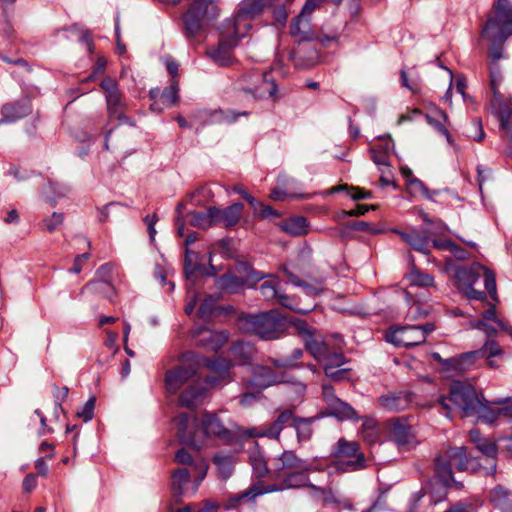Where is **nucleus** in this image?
Returning <instances> with one entry per match:
<instances>
[{
	"label": "nucleus",
	"instance_id": "obj_1",
	"mask_svg": "<svg viewBox=\"0 0 512 512\" xmlns=\"http://www.w3.org/2000/svg\"><path fill=\"white\" fill-rule=\"evenodd\" d=\"M322 470L321 467L300 458L293 451L286 450L278 456L275 468L277 477L283 476L282 481L265 485L261 480H257L246 491L240 493L237 500L251 501L267 493L305 488L306 485H310L309 473Z\"/></svg>",
	"mask_w": 512,
	"mask_h": 512
},
{
	"label": "nucleus",
	"instance_id": "obj_2",
	"mask_svg": "<svg viewBox=\"0 0 512 512\" xmlns=\"http://www.w3.org/2000/svg\"><path fill=\"white\" fill-rule=\"evenodd\" d=\"M448 402L459 409L464 416H476L478 420L487 424H493L500 415L512 416V406L498 409L490 407L489 402L467 383L454 382L449 396L439 399V403L446 411V416L450 417L451 406Z\"/></svg>",
	"mask_w": 512,
	"mask_h": 512
},
{
	"label": "nucleus",
	"instance_id": "obj_3",
	"mask_svg": "<svg viewBox=\"0 0 512 512\" xmlns=\"http://www.w3.org/2000/svg\"><path fill=\"white\" fill-rule=\"evenodd\" d=\"M181 360L183 363H192L193 366H180L166 373V388L172 393L178 391L186 382L192 379L197 373L196 367H200L202 364L207 366L211 371L218 373L220 376H223L230 369V363L224 359L214 361L202 360L191 351L184 353Z\"/></svg>",
	"mask_w": 512,
	"mask_h": 512
},
{
	"label": "nucleus",
	"instance_id": "obj_4",
	"mask_svg": "<svg viewBox=\"0 0 512 512\" xmlns=\"http://www.w3.org/2000/svg\"><path fill=\"white\" fill-rule=\"evenodd\" d=\"M453 468L459 471L473 468L466 455L465 447H452L442 451L435 459L436 478L445 487L461 488L462 484L452 475Z\"/></svg>",
	"mask_w": 512,
	"mask_h": 512
},
{
	"label": "nucleus",
	"instance_id": "obj_5",
	"mask_svg": "<svg viewBox=\"0 0 512 512\" xmlns=\"http://www.w3.org/2000/svg\"><path fill=\"white\" fill-rule=\"evenodd\" d=\"M237 326L243 333L255 334L265 340L277 339L282 332V321L275 310L240 317Z\"/></svg>",
	"mask_w": 512,
	"mask_h": 512
},
{
	"label": "nucleus",
	"instance_id": "obj_6",
	"mask_svg": "<svg viewBox=\"0 0 512 512\" xmlns=\"http://www.w3.org/2000/svg\"><path fill=\"white\" fill-rule=\"evenodd\" d=\"M512 34V7L508 0H498L495 14L482 29V37L493 44L503 43Z\"/></svg>",
	"mask_w": 512,
	"mask_h": 512
},
{
	"label": "nucleus",
	"instance_id": "obj_7",
	"mask_svg": "<svg viewBox=\"0 0 512 512\" xmlns=\"http://www.w3.org/2000/svg\"><path fill=\"white\" fill-rule=\"evenodd\" d=\"M274 0H243L237 13L225 20L229 32H236L237 35L246 36L251 29V21L261 15L266 6L273 5Z\"/></svg>",
	"mask_w": 512,
	"mask_h": 512
},
{
	"label": "nucleus",
	"instance_id": "obj_8",
	"mask_svg": "<svg viewBox=\"0 0 512 512\" xmlns=\"http://www.w3.org/2000/svg\"><path fill=\"white\" fill-rule=\"evenodd\" d=\"M192 4L184 16L185 30L188 37H195L205 23L216 16L215 3L218 0H191Z\"/></svg>",
	"mask_w": 512,
	"mask_h": 512
},
{
	"label": "nucleus",
	"instance_id": "obj_9",
	"mask_svg": "<svg viewBox=\"0 0 512 512\" xmlns=\"http://www.w3.org/2000/svg\"><path fill=\"white\" fill-rule=\"evenodd\" d=\"M434 330L435 325L432 323L396 327L387 332L386 340L398 347H413L424 343L427 335Z\"/></svg>",
	"mask_w": 512,
	"mask_h": 512
},
{
	"label": "nucleus",
	"instance_id": "obj_10",
	"mask_svg": "<svg viewBox=\"0 0 512 512\" xmlns=\"http://www.w3.org/2000/svg\"><path fill=\"white\" fill-rule=\"evenodd\" d=\"M245 36L237 35L236 32H229L226 24L221 27V39L217 46L207 49L206 55L218 66L229 67L236 62L232 50L238 45L240 39Z\"/></svg>",
	"mask_w": 512,
	"mask_h": 512
},
{
	"label": "nucleus",
	"instance_id": "obj_11",
	"mask_svg": "<svg viewBox=\"0 0 512 512\" xmlns=\"http://www.w3.org/2000/svg\"><path fill=\"white\" fill-rule=\"evenodd\" d=\"M332 456L335 458H354L348 461H340L336 463V468L339 471H357L366 466V458L363 453L359 452V445L355 441H348L345 438H340L333 451Z\"/></svg>",
	"mask_w": 512,
	"mask_h": 512
},
{
	"label": "nucleus",
	"instance_id": "obj_12",
	"mask_svg": "<svg viewBox=\"0 0 512 512\" xmlns=\"http://www.w3.org/2000/svg\"><path fill=\"white\" fill-rule=\"evenodd\" d=\"M177 436L181 443L201 448L203 446L202 426H199L198 420L189 414H180L176 418Z\"/></svg>",
	"mask_w": 512,
	"mask_h": 512
},
{
	"label": "nucleus",
	"instance_id": "obj_13",
	"mask_svg": "<svg viewBox=\"0 0 512 512\" xmlns=\"http://www.w3.org/2000/svg\"><path fill=\"white\" fill-rule=\"evenodd\" d=\"M479 264H474L471 267H459L456 270V286L457 289L464 294L468 299L484 300L486 295L484 292L474 289V285L478 282L480 277Z\"/></svg>",
	"mask_w": 512,
	"mask_h": 512
},
{
	"label": "nucleus",
	"instance_id": "obj_14",
	"mask_svg": "<svg viewBox=\"0 0 512 512\" xmlns=\"http://www.w3.org/2000/svg\"><path fill=\"white\" fill-rule=\"evenodd\" d=\"M388 436L400 451L410 450L418 443L411 427L400 419H393L388 422Z\"/></svg>",
	"mask_w": 512,
	"mask_h": 512
},
{
	"label": "nucleus",
	"instance_id": "obj_15",
	"mask_svg": "<svg viewBox=\"0 0 512 512\" xmlns=\"http://www.w3.org/2000/svg\"><path fill=\"white\" fill-rule=\"evenodd\" d=\"M297 329L312 356L317 361L323 359L329 350L323 336L315 330L308 328L304 322L297 323Z\"/></svg>",
	"mask_w": 512,
	"mask_h": 512
},
{
	"label": "nucleus",
	"instance_id": "obj_16",
	"mask_svg": "<svg viewBox=\"0 0 512 512\" xmlns=\"http://www.w3.org/2000/svg\"><path fill=\"white\" fill-rule=\"evenodd\" d=\"M260 291L263 297L267 300H277L278 303L286 308L299 313H306L310 311L309 308L299 307L287 295L282 294L278 289V279L275 276H270V280L263 282L260 286Z\"/></svg>",
	"mask_w": 512,
	"mask_h": 512
},
{
	"label": "nucleus",
	"instance_id": "obj_17",
	"mask_svg": "<svg viewBox=\"0 0 512 512\" xmlns=\"http://www.w3.org/2000/svg\"><path fill=\"white\" fill-rule=\"evenodd\" d=\"M470 328L484 331L487 336H494L500 331L512 334V328L508 324L497 317L494 308H489L482 314V319L470 323Z\"/></svg>",
	"mask_w": 512,
	"mask_h": 512
},
{
	"label": "nucleus",
	"instance_id": "obj_18",
	"mask_svg": "<svg viewBox=\"0 0 512 512\" xmlns=\"http://www.w3.org/2000/svg\"><path fill=\"white\" fill-rule=\"evenodd\" d=\"M265 276L258 272L252 271L245 278H239L232 274H226L216 279V286L229 293H236L242 290L245 286L251 287L259 282Z\"/></svg>",
	"mask_w": 512,
	"mask_h": 512
},
{
	"label": "nucleus",
	"instance_id": "obj_19",
	"mask_svg": "<svg viewBox=\"0 0 512 512\" xmlns=\"http://www.w3.org/2000/svg\"><path fill=\"white\" fill-rule=\"evenodd\" d=\"M296 417L293 416L291 410H283L276 420L271 423L265 430L256 431L255 428L246 430L244 432L248 437H268L271 439H278L281 431L287 424H291L293 426L294 420Z\"/></svg>",
	"mask_w": 512,
	"mask_h": 512
},
{
	"label": "nucleus",
	"instance_id": "obj_20",
	"mask_svg": "<svg viewBox=\"0 0 512 512\" xmlns=\"http://www.w3.org/2000/svg\"><path fill=\"white\" fill-rule=\"evenodd\" d=\"M175 460L179 464L186 465L189 471H193L195 478V486L192 488L191 493L194 494L200 482H202L207 474L208 464L202 458L193 459L191 455L184 449L179 450L175 455Z\"/></svg>",
	"mask_w": 512,
	"mask_h": 512
},
{
	"label": "nucleus",
	"instance_id": "obj_21",
	"mask_svg": "<svg viewBox=\"0 0 512 512\" xmlns=\"http://www.w3.org/2000/svg\"><path fill=\"white\" fill-rule=\"evenodd\" d=\"M253 375V385L262 389L273 385L289 382L286 373L274 372L270 367L262 365L254 367Z\"/></svg>",
	"mask_w": 512,
	"mask_h": 512
},
{
	"label": "nucleus",
	"instance_id": "obj_22",
	"mask_svg": "<svg viewBox=\"0 0 512 512\" xmlns=\"http://www.w3.org/2000/svg\"><path fill=\"white\" fill-rule=\"evenodd\" d=\"M203 446L206 444V438L215 436L225 443H232V432L226 429L215 415L206 414L202 421Z\"/></svg>",
	"mask_w": 512,
	"mask_h": 512
},
{
	"label": "nucleus",
	"instance_id": "obj_23",
	"mask_svg": "<svg viewBox=\"0 0 512 512\" xmlns=\"http://www.w3.org/2000/svg\"><path fill=\"white\" fill-rule=\"evenodd\" d=\"M502 354V347L497 342L491 340L486 341L485 344L483 345V348L480 350L462 354L460 356L459 362L461 368L464 369L466 364L470 365L480 357H486L487 359H489L496 356H501Z\"/></svg>",
	"mask_w": 512,
	"mask_h": 512
},
{
	"label": "nucleus",
	"instance_id": "obj_24",
	"mask_svg": "<svg viewBox=\"0 0 512 512\" xmlns=\"http://www.w3.org/2000/svg\"><path fill=\"white\" fill-rule=\"evenodd\" d=\"M243 210L242 203H233L225 209L215 207V225H221L229 228L235 226L241 218Z\"/></svg>",
	"mask_w": 512,
	"mask_h": 512
},
{
	"label": "nucleus",
	"instance_id": "obj_25",
	"mask_svg": "<svg viewBox=\"0 0 512 512\" xmlns=\"http://www.w3.org/2000/svg\"><path fill=\"white\" fill-rule=\"evenodd\" d=\"M178 84L176 81H172L169 88L164 91H160L159 88L150 90V97L153 99L151 109L154 111H161V107L158 106L157 99L159 98L162 105L165 107H171L178 101Z\"/></svg>",
	"mask_w": 512,
	"mask_h": 512
},
{
	"label": "nucleus",
	"instance_id": "obj_26",
	"mask_svg": "<svg viewBox=\"0 0 512 512\" xmlns=\"http://www.w3.org/2000/svg\"><path fill=\"white\" fill-rule=\"evenodd\" d=\"M425 117L435 130L446 137L449 144H453L452 136L446 128V124L449 122L446 112L438 107H433L426 113Z\"/></svg>",
	"mask_w": 512,
	"mask_h": 512
},
{
	"label": "nucleus",
	"instance_id": "obj_27",
	"mask_svg": "<svg viewBox=\"0 0 512 512\" xmlns=\"http://www.w3.org/2000/svg\"><path fill=\"white\" fill-rule=\"evenodd\" d=\"M205 393L206 387L197 382L182 392L179 398V403L183 407L194 408L202 403Z\"/></svg>",
	"mask_w": 512,
	"mask_h": 512
},
{
	"label": "nucleus",
	"instance_id": "obj_28",
	"mask_svg": "<svg viewBox=\"0 0 512 512\" xmlns=\"http://www.w3.org/2000/svg\"><path fill=\"white\" fill-rule=\"evenodd\" d=\"M29 112L30 106L26 102L6 104L2 107V119H0V124L14 122L25 117Z\"/></svg>",
	"mask_w": 512,
	"mask_h": 512
},
{
	"label": "nucleus",
	"instance_id": "obj_29",
	"mask_svg": "<svg viewBox=\"0 0 512 512\" xmlns=\"http://www.w3.org/2000/svg\"><path fill=\"white\" fill-rule=\"evenodd\" d=\"M248 456L253 474L259 479L264 477L268 473V466L258 444L255 443L254 446L249 449Z\"/></svg>",
	"mask_w": 512,
	"mask_h": 512
},
{
	"label": "nucleus",
	"instance_id": "obj_30",
	"mask_svg": "<svg viewBox=\"0 0 512 512\" xmlns=\"http://www.w3.org/2000/svg\"><path fill=\"white\" fill-rule=\"evenodd\" d=\"M494 507L501 512H512V493L502 486L495 487L490 494Z\"/></svg>",
	"mask_w": 512,
	"mask_h": 512
},
{
	"label": "nucleus",
	"instance_id": "obj_31",
	"mask_svg": "<svg viewBox=\"0 0 512 512\" xmlns=\"http://www.w3.org/2000/svg\"><path fill=\"white\" fill-rule=\"evenodd\" d=\"M395 233L399 234L403 241L408 243L413 249L423 254H429V238L428 236L420 235L417 231L402 232L394 230Z\"/></svg>",
	"mask_w": 512,
	"mask_h": 512
},
{
	"label": "nucleus",
	"instance_id": "obj_32",
	"mask_svg": "<svg viewBox=\"0 0 512 512\" xmlns=\"http://www.w3.org/2000/svg\"><path fill=\"white\" fill-rule=\"evenodd\" d=\"M470 439L475 444L476 448L485 456L493 458L497 454V446L489 439L481 437L478 430L470 431Z\"/></svg>",
	"mask_w": 512,
	"mask_h": 512
},
{
	"label": "nucleus",
	"instance_id": "obj_33",
	"mask_svg": "<svg viewBox=\"0 0 512 512\" xmlns=\"http://www.w3.org/2000/svg\"><path fill=\"white\" fill-rule=\"evenodd\" d=\"M328 414L336 417L339 420H350L356 418V411L346 402H343L339 398L330 404Z\"/></svg>",
	"mask_w": 512,
	"mask_h": 512
},
{
	"label": "nucleus",
	"instance_id": "obj_34",
	"mask_svg": "<svg viewBox=\"0 0 512 512\" xmlns=\"http://www.w3.org/2000/svg\"><path fill=\"white\" fill-rule=\"evenodd\" d=\"M193 477V471L188 468L177 469L172 474V488L175 494L183 495L186 493V486L190 483V477Z\"/></svg>",
	"mask_w": 512,
	"mask_h": 512
},
{
	"label": "nucleus",
	"instance_id": "obj_35",
	"mask_svg": "<svg viewBox=\"0 0 512 512\" xmlns=\"http://www.w3.org/2000/svg\"><path fill=\"white\" fill-rule=\"evenodd\" d=\"M213 462L222 479H227L231 476L235 464V459L232 455L218 453L214 456Z\"/></svg>",
	"mask_w": 512,
	"mask_h": 512
},
{
	"label": "nucleus",
	"instance_id": "obj_36",
	"mask_svg": "<svg viewBox=\"0 0 512 512\" xmlns=\"http://www.w3.org/2000/svg\"><path fill=\"white\" fill-rule=\"evenodd\" d=\"M215 207H210L206 211L192 212L190 222L193 226L206 229L215 225Z\"/></svg>",
	"mask_w": 512,
	"mask_h": 512
},
{
	"label": "nucleus",
	"instance_id": "obj_37",
	"mask_svg": "<svg viewBox=\"0 0 512 512\" xmlns=\"http://www.w3.org/2000/svg\"><path fill=\"white\" fill-rule=\"evenodd\" d=\"M202 339L200 343L210 346L213 350H217L227 340V335L224 332H216L209 329H202L200 331Z\"/></svg>",
	"mask_w": 512,
	"mask_h": 512
},
{
	"label": "nucleus",
	"instance_id": "obj_38",
	"mask_svg": "<svg viewBox=\"0 0 512 512\" xmlns=\"http://www.w3.org/2000/svg\"><path fill=\"white\" fill-rule=\"evenodd\" d=\"M282 229L290 235L300 236L308 231L307 221L304 217L291 218L283 223Z\"/></svg>",
	"mask_w": 512,
	"mask_h": 512
},
{
	"label": "nucleus",
	"instance_id": "obj_39",
	"mask_svg": "<svg viewBox=\"0 0 512 512\" xmlns=\"http://www.w3.org/2000/svg\"><path fill=\"white\" fill-rule=\"evenodd\" d=\"M379 401L381 406L389 411H401L408 406L407 398L396 395L382 396Z\"/></svg>",
	"mask_w": 512,
	"mask_h": 512
},
{
	"label": "nucleus",
	"instance_id": "obj_40",
	"mask_svg": "<svg viewBox=\"0 0 512 512\" xmlns=\"http://www.w3.org/2000/svg\"><path fill=\"white\" fill-rule=\"evenodd\" d=\"M305 488L311 489L312 497L321 499L326 504L338 503V499L330 487L324 488L310 482V485H306Z\"/></svg>",
	"mask_w": 512,
	"mask_h": 512
},
{
	"label": "nucleus",
	"instance_id": "obj_41",
	"mask_svg": "<svg viewBox=\"0 0 512 512\" xmlns=\"http://www.w3.org/2000/svg\"><path fill=\"white\" fill-rule=\"evenodd\" d=\"M310 31V25L307 16H302L300 13L291 24V34L294 37H299V40L306 38Z\"/></svg>",
	"mask_w": 512,
	"mask_h": 512
},
{
	"label": "nucleus",
	"instance_id": "obj_42",
	"mask_svg": "<svg viewBox=\"0 0 512 512\" xmlns=\"http://www.w3.org/2000/svg\"><path fill=\"white\" fill-rule=\"evenodd\" d=\"M408 279L411 285L419 287H430L434 284L433 276L427 273H423L418 269H413L409 273Z\"/></svg>",
	"mask_w": 512,
	"mask_h": 512
},
{
	"label": "nucleus",
	"instance_id": "obj_43",
	"mask_svg": "<svg viewBox=\"0 0 512 512\" xmlns=\"http://www.w3.org/2000/svg\"><path fill=\"white\" fill-rule=\"evenodd\" d=\"M299 441H307L312 436L311 423L308 419L296 418L293 423Z\"/></svg>",
	"mask_w": 512,
	"mask_h": 512
},
{
	"label": "nucleus",
	"instance_id": "obj_44",
	"mask_svg": "<svg viewBox=\"0 0 512 512\" xmlns=\"http://www.w3.org/2000/svg\"><path fill=\"white\" fill-rule=\"evenodd\" d=\"M362 436L365 441L374 443L378 437L377 423L373 419H366L362 424Z\"/></svg>",
	"mask_w": 512,
	"mask_h": 512
},
{
	"label": "nucleus",
	"instance_id": "obj_45",
	"mask_svg": "<svg viewBox=\"0 0 512 512\" xmlns=\"http://www.w3.org/2000/svg\"><path fill=\"white\" fill-rule=\"evenodd\" d=\"M319 362L323 364L324 369L328 366H331V369H336L343 366L346 363V359L341 353H331L328 350L327 354Z\"/></svg>",
	"mask_w": 512,
	"mask_h": 512
},
{
	"label": "nucleus",
	"instance_id": "obj_46",
	"mask_svg": "<svg viewBox=\"0 0 512 512\" xmlns=\"http://www.w3.org/2000/svg\"><path fill=\"white\" fill-rule=\"evenodd\" d=\"M107 108L111 115L120 118L121 96L119 90L106 95Z\"/></svg>",
	"mask_w": 512,
	"mask_h": 512
},
{
	"label": "nucleus",
	"instance_id": "obj_47",
	"mask_svg": "<svg viewBox=\"0 0 512 512\" xmlns=\"http://www.w3.org/2000/svg\"><path fill=\"white\" fill-rule=\"evenodd\" d=\"M240 115L247 116L248 113L247 112L235 113L234 111H231V110H228V111L217 110V111H214L211 116H212V121H214V122L231 123V122L236 121Z\"/></svg>",
	"mask_w": 512,
	"mask_h": 512
},
{
	"label": "nucleus",
	"instance_id": "obj_48",
	"mask_svg": "<svg viewBox=\"0 0 512 512\" xmlns=\"http://www.w3.org/2000/svg\"><path fill=\"white\" fill-rule=\"evenodd\" d=\"M303 355V352L301 349L297 348L295 349L290 358L282 359V360H272V364L276 368H292L296 365V361L300 359Z\"/></svg>",
	"mask_w": 512,
	"mask_h": 512
},
{
	"label": "nucleus",
	"instance_id": "obj_49",
	"mask_svg": "<svg viewBox=\"0 0 512 512\" xmlns=\"http://www.w3.org/2000/svg\"><path fill=\"white\" fill-rule=\"evenodd\" d=\"M478 268L484 273V285L486 290L489 292L492 298H496V279L494 273L485 268L482 265H478Z\"/></svg>",
	"mask_w": 512,
	"mask_h": 512
},
{
	"label": "nucleus",
	"instance_id": "obj_50",
	"mask_svg": "<svg viewBox=\"0 0 512 512\" xmlns=\"http://www.w3.org/2000/svg\"><path fill=\"white\" fill-rule=\"evenodd\" d=\"M95 402V397H90L83 408L77 412V416L85 422L90 421L94 416Z\"/></svg>",
	"mask_w": 512,
	"mask_h": 512
},
{
	"label": "nucleus",
	"instance_id": "obj_51",
	"mask_svg": "<svg viewBox=\"0 0 512 512\" xmlns=\"http://www.w3.org/2000/svg\"><path fill=\"white\" fill-rule=\"evenodd\" d=\"M408 188L411 194L421 193L424 197L428 199L432 197L428 189L423 184V182L416 178H411L408 180Z\"/></svg>",
	"mask_w": 512,
	"mask_h": 512
},
{
	"label": "nucleus",
	"instance_id": "obj_52",
	"mask_svg": "<svg viewBox=\"0 0 512 512\" xmlns=\"http://www.w3.org/2000/svg\"><path fill=\"white\" fill-rule=\"evenodd\" d=\"M350 369L347 368H336L331 369V366L325 367V374L328 378L333 381H342L348 379Z\"/></svg>",
	"mask_w": 512,
	"mask_h": 512
},
{
	"label": "nucleus",
	"instance_id": "obj_53",
	"mask_svg": "<svg viewBox=\"0 0 512 512\" xmlns=\"http://www.w3.org/2000/svg\"><path fill=\"white\" fill-rule=\"evenodd\" d=\"M199 267V264L197 263V254L193 251L186 250V257H185V273L187 278L190 277V275L197 270Z\"/></svg>",
	"mask_w": 512,
	"mask_h": 512
},
{
	"label": "nucleus",
	"instance_id": "obj_54",
	"mask_svg": "<svg viewBox=\"0 0 512 512\" xmlns=\"http://www.w3.org/2000/svg\"><path fill=\"white\" fill-rule=\"evenodd\" d=\"M63 222V215L61 213L54 212L50 217L44 219L43 225L49 232L54 231Z\"/></svg>",
	"mask_w": 512,
	"mask_h": 512
},
{
	"label": "nucleus",
	"instance_id": "obj_55",
	"mask_svg": "<svg viewBox=\"0 0 512 512\" xmlns=\"http://www.w3.org/2000/svg\"><path fill=\"white\" fill-rule=\"evenodd\" d=\"M322 395L327 404V407H329L330 404H333L338 399L334 393V388L328 384H324L322 386Z\"/></svg>",
	"mask_w": 512,
	"mask_h": 512
},
{
	"label": "nucleus",
	"instance_id": "obj_56",
	"mask_svg": "<svg viewBox=\"0 0 512 512\" xmlns=\"http://www.w3.org/2000/svg\"><path fill=\"white\" fill-rule=\"evenodd\" d=\"M348 194L353 200L368 199L371 197V192L364 191L359 187H350Z\"/></svg>",
	"mask_w": 512,
	"mask_h": 512
},
{
	"label": "nucleus",
	"instance_id": "obj_57",
	"mask_svg": "<svg viewBox=\"0 0 512 512\" xmlns=\"http://www.w3.org/2000/svg\"><path fill=\"white\" fill-rule=\"evenodd\" d=\"M375 205L358 204L354 209L347 212L349 216H361L370 210H375Z\"/></svg>",
	"mask_w": 512,
	"mask_h": 512
},
{
	"label": "nucleus",
	"instance_id": "obj_58",
	"mask_svg": "<svg viewBox=\"0 0 512 512\" xmlns=\"http://www.w3.org/2000/svg\"><path fill=\"white\" fill-rule=\"evenodd\" d=\"M118 338V334L113 331H106V340L105 345L115 353L117 351L116 340Z\"/></svg>",
	"mask_w": 512,
	"mask_h": 512
},
{
	"label": "nucleus",
	"instance_id": "obj_59",
	"mask_svg": "<svg viewBox=\"0 0 512 512\" xmlns=\"http://www.w3.org/2000/svg\"><path fill=\"white\" fill-rule=\"evenodd\" d=\"M372 159L373 162L379 167H387L389 165L386 152L378 153L375 149H372Z\"/></svg>",
	"mask_w": 512,
	"mask_h": 512
},
{
	"label": "nucleus",
	"instance_id": "obj_60",
	"mask_svg": "<svg viewBox=\"0 0 512 512\" xmlns=\"http://www.w3.org/2000/svg\"><path fill=\"white\" fill-rule=\"evenodd\" d=\"M89 256L90 255L88 253H83V254L77 255L74 259V263L71 268V272L75 273V274L79 273L82 270L83 262L86 261L89 258Z\"/></svg>",
	"mask_w": 512,
	"mask_h": 512
},
{
	"label": "nucleus",
	"instance_id": "obj_61",
	"mask_svg": "<svg viewBox=\"0 0 512 512\" xmlns=\"http://www.w3.org/2000/svg\"><path fill=\"white\" fill-rule=\"evenodd\" d=\"M288 384L291 385V390L297 396H301L306 392V385L299 381H291L290 377H288Z\"/></svg>",
	"mask_w": 512,
	"mask_h": 512
},
{
	"label": "nucleus",
	"instance_id": "obj_62",
	"mask_svg": "<svg viewBox=\"0 0 512 512\" xmlns=\"http://www.w3.org/2000/svg\"><path fill=\"white\" fill-rule=\"evenodd\" d=\"M471 511H472V506L470 504L459 502V503L452 505L450 508H448L444 512H471Z\"/></svg>",
	"mask_w": 512,
	"mask_h": 512
},
{
	"label": "nucleus",
	"instance_id": "obj_63",
	"mask_svg": "<svg viewBox=\"0 0 512 512\" xmlns=\"http://www.w3.org/2000/svg\"><path fill=\"white\" fill-rule=\"evenodd\" d=\"M37 485L36 477L33 474H28L23 480V489L27 492L32 491Z\"/></svg>",
	"mask_w": 512,
	"mask_h": 512
},
{
	"label": "nucleus",
	"instance_id": "obj_64",
	"mask_svg": "<svg viewBox=\"0 0 512 512\" xmlns=\"http://www.w3.org/2000/svg\"><path fill=\"white\" fill-rule=\"evenodd\" d=\"M164 64L166 66V69L168 70V72L171 74L172 77H175L177 75V72H178V63L169 58V57H166L164 59Z\"/></svg>",
	"mask_w": 512,
	"mask_h": 512
}]
</instances>
